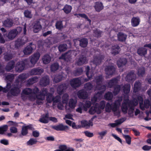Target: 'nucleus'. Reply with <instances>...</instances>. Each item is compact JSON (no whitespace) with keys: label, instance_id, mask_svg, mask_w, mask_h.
Listing matches in <instances>:
<instances>
[{"label":"nucleus","instance_id":"obj_1","mask_svg":"<svg viewBox=\"0 0 151 151\" xmlns=\"http://www.w3.org/2000/svg\"><path fill=\"white\" fill-rule=\"evenodd\" d=\"M138 105L137 100L136 99L129 100L128 96L127 99H124L123 102L122 104L121 109L122 112L124 114L127 113L128 107V114L129 116L133 115L134 107Z\"/></svg>","mask_w":151,"mask_h":151},{"label":"nucleus","instance_id":"obj_2","mask_svg":"<svg viewBox=\"0 0 151 151\" xmlns=\"http://www.w3.org/2000/svg\"><path fill=\"white\" fill-rule=\"evenodd\" d=\"M22 86V82H20L18 80H16L12 85L10 90L11 94L14 96H17L21 92L20 88Z\"/></svg>","mask_w":151,"mask_h":151},{"label":"nucleus","instance_id":"obj_3","mask_svg":"<svg viewBox=\"0 0 151 151\" xmlns=\"http://www.w3.org/2000/svg\"><path fill=\"white\" fill-rule=\"evenodd\" d=\"M69 125L71 126L74 129H81L84 128L86 129H89L91 128L93 125V123H81V125H76V123H66Z\"/></svg>","mask_w":151,"mask_h":151},{"label":"nucleus","instance_id":"obj_4","mask_svg":"<svg viewBox=\"0 0 151 151\" xmlns=\"http://www.w3.org/2000/svg\"><path fill=\"white\" fill-rule=\"evenodd\" d=\"M28 60L25 59L23 60L19 61L17 63L15 68L19 72H21L24 69L25 66L27 64Z\"/></svg>","mask_w":151,"mask_h":151},{"label":"nucleus","instance_id":"obj_5","mask_svg":"<svg viewBox=\"0 0 151 151\" xmlns=\"http://www.w3.org/2000/svg\"><path fill=\"white\" fill-rule=\"evenodd\" d=\"M18 32L17 29H13L10 30L6 34H4V37H6L9 40H12L17 36Z\"/></svg>","mask_w":151,"mask_h":151},{"label":"nucleus","instance_id":"obj_6","mask_svg":"<svg viewBox=\"0 0 151 151\" xmlns=\"http://www.w3.org/2000/svg\"><path fill=\"white\" fill-rule=\"evenodd\" d=\"M27 41V39L25 37H19L15 41V47L19 48L20 47L24 45Z\"/></svg>","mask_w":151,"mask_h":151},{"label":"nucleus","instance_id":"obj_7","mask_svg":"<svg viewBox=\"0 0 151 151\" xmlns=\"http://www.w3.org/2000/svg\"><path fill=\"white\" fill-rule=\"evenodd\" d=\"M70 83L71 87L74 89L80 86L81 84V81L78 78H76L70 80Z\"/></svg>","mask_w":151,"mask_h":151},{"label":"nucleus","instance_id":"obj_8","mask_svg":"<svg viewBox=\"0 0 151 151\" xmlns=\"http://www.w3.org/2000/svg\"><path fill=\"white\" fill-rule=\"evenodd\" d=\"M116 70V68L113 65H107L104 68L106 74L108 76H112L114 74Z\"/></svg>","mask_w":151,"mask_h":151},{"label":"nucleus","instance_id":"obj_9","mask_svg":"<svg viewBox=\"0 0 151 151\" xmlns=\"http://www.w3.org/2000/svg\"><path fill=\"white\" fill-rule=\"evenodd\" d=\"M58 125H52L51 128L57 131H65L69 129V127L67 125H64L62 123H59Z\"/></svg>","mask_w":151,"mask_h":151},{"label":"nucleus","instance_id":"obj_10","mask_svg":"<svg viewBox=\"0 0 151 151\" xmlns=\"http://www.w3.org/2000/svg\"><path fill=\"white\" fill-rule=\"evenodd\" d=\"M85 68L86 75L88 78H85L84 79V81L85 82H87L91 79L93 76L94 75V72L92 70H90V67L88 66H85Z\"/></svg>","mask_w":151,"mask_h":151},{"label":"nucleus","instance_id":"obj_11","mask_svg":"<svg viewBox=\"0 0 151 151\" xmlns=\"http://www.w3.org/2000/svg\"><path fill=\"white\" fill-rule=\"evenodd\" d=\"M40 57L39 52H36L31 55L30 57V62L32 65L34 66L38 61Z\"/></svg>","mask_w":151,"mask_h":151},{"label":"nucleus","instance_id":"obj_12","mask_svg":"<svg viewBox=\"0 0 151 151\" xmlns=\"http://www.w3.org/2000/svg\"><path fill=\"white\" fill-rule=\"evenodd\" d=\"M87 61L86 55L82 53L79 56L76 64L80 66L86 63Z\"/></svg>","mask_w":151,"mask_h":151},{"label":"nucleus","instance_id":"obj_13","mask_svg":"<svg viewBox=\"0 0 151 151\" xmlns=\"http://www.w3.org/2000/svg\"><path fill=\"white\" fill-rule=\"evenodd\" d=\"M77 96L80 99H86L88 97V93L84 89L79 90L77 93Z\"/></svg>","mask_w":151,"mask_h":151},{"label":"nucleus","instance_id":"obj_14","mask_svg":"<svg viewBox=\"0 0 151 151\" xmlns=\"http://www.w3.org/2000/svg\"><path fill=\"white\" fill-rule=\"evenodd\" d=\"M104 58V56L103 55H99V56H94L93 62L94 64L96 66L100 65Z\"/></svg>","mask_w":151,"mask_h":151},{"label":"nucleus","instance_id":"obj_15","mask_svg":"<svg viewBox=\"0 0 151 151\" xmlns=\"http://www.w3.org/2000/svg\"><path fill=\"white\" fill-rule=\"evenodd\" d=\"M50 83V79L47 76L43 77L40 80V85L43 87H45L48 85Z\"/></svg>","mask_w":151,"mask_h":151},{"label":"nucleus","instance_id":"obj_16","mask_svg":"<svg viewBox=\"0 0 151 151\" xmlns=\"http://www.w3.org/2000/svg\"><path fill=\"white\" fill-rule=\"evenodd\" d=\"M42 26L39 20H37L34 23L33 26V32L34 33H37L39 32L42 29Z\"/></svg>","mask_w":151,"mask_h":151},{"label":"nucleus","instance_id":"obj_17","mask_svg":"<svg viewBox=\"0 0 151 151\" xmlns=\"http://www.w3.org/2000/svg\"><path fill=\"white\" fill-rule=\"evenodd\" d=\"M98 104L96 103L94 106L91 107L89 110L90 114H93L96 113L98 114L100 113L101 111L100 109L98 106Z\"/></svg>","mask_w":151,"mask_h":151},{"label":"nucleus","instance_id":"obj_18","mask_svg":"<svg viewBox=\"0 0 151 151\" xmlns=\"http://www.w3.org/2000/svg\"><path fill=\"white\" fill-rule=\"evenodd\" d=\"M136 76L133 71H131L129 72L126 76L125 79L127 81L130 82L132 80H135L136 79Z\"/></svg>","mask_w":151,"mask_h":151},{"label":"nucleus","instance_id":"obj_19","mask_svg":"<svg viewBox=\"0 0 151 151\" xmlns=\"http://www.w3.org/2000/svg\"><path fill=\"white\" fill-rule=\"evenodd\" d=\"M43 72L42 69L40 67L35 68L32 69L29 72L30 74L31 75H40Z\"/></svg>","mask_w":151,"mask_h":151},{"label":"nucleus","instance_id":"obj_20","mask_svg":"<svg viewBox=\"0 0 151 151\" xmlns=\"http://www.w3.org/2000/svg\"><path fill=\"white\" fill-rule=\"evenodd\" d=\"M68 86L66 83H61L60 84L57 88V92L59 95L62 94L67 88Z\"/></svg>","mask_w":151,"mask_h":151},{"label":"nucleus","instance_id":"obj_21","mask_svg":"<svg viewBox=\"0 0 151 151\" xmlns=\"http://www.w3.org/2000/svg\"><path fill=\"white\" fill-rule=\"evenodd\" d=\"M127 62V60L126 58H121L117 61V65L119 68L122 67L126 65Z\"/></svg>","mask_w":151,"mask_h":151},{"label":"nucleus","instance_id":"obj_22","mask_svg":"<svg viewBox=\"0 0 151 151\" xmlns=\"http://www.w3.org/2000/svg\"><path fill=\"white\" fill-rule=\"evenodd\" d=\"M64 73L62 72L56 75L53 79V81L58 83L61 81L64 78Z\"/></svg>","mask_w":151,"mask_h":151},{"label":"nucleus","instance_id":"obj_23","mask_svg":"<svg viewBox=\"0 0 151 151\" xmlns=\"http://www.w3.org/2000/svg\"><path fill=\"white\" fill-rule=\"evenodd\" d=\"M13 23L14 21L12 19L7 18L4 21L3 26L5 27L10 28L13 25Z\"/></svg>","mask_w":151,"mask_h":151},{"label":"nucleus","instance_id":"obj_24","mask_svg":"<svg viewBox=\"0 0 151 151\" xmlns=\"http://www.w3.org/2000/svg\"><path fill=\"white\" fill-rule=\"evenodd\" d=\"M140 22L139 18L138 17H133L131 20V25L133 27L138 26Z\"/></svg>","mask_w":151,"mask_h":151},{"label":"nucleus","instance_id":"obj_25","mask_svg":"<svg viewBox=\"0 0 151 151\" xmlns=\"http://www.w3.org/2000/svg\"><path fill=\"white\" fill-rule=\"evenodd\" d=\"M96 88L100 91L97 93L99 94V96H101L102 94L104 93V92L106 90V86L105 85H102L100 84H97V85H96Z\"/></svg>","mask_w":151,"mask_h":151},{"label":"nucleus","instance_id":"obj_26","mask_svg":"<svg viewBox=\"0 0 151 151\" xmlns=\"http://www.w3.org/2000/svg\"><path fill=\"white\" fill-rule=\"evenodd\" d=\"M120 48L118 45H114L111 47V52L112 54L115 55L119 53Z\"/></svg>","mask_w":151,"mask_h":151},{"label":"nucleus","instance_id":"obj_27","mask_svg":"<svg viewBox=\"0 0 151 151\" xmlns=\"http://www.w3.org/2000/svg\"><path fill=\"white\" fill-rule=\"evenodd\" d=\"M117 39L119 41L121 42L126 41L127 37V35L121 32H119L117 34Z\"/></svg>","mask_w":151,"mask_h":151},{"label":"nucleus","instance_id":"obj_28","mask_svg":"<svg viewBox=\"0 0 151 151\" xmlns=\"http://www.w3.org/2000/svg\"><path fill=\"white\" fill-rule=\"evenodd\" d=\"M147 52V50L145 47H139L137 50V53L141 56H145Z\"/></svg>","mask_w":151,"mask_h":151},{"label":"nucleus","instance_id":"obj_29","mask_svg":"<svg viewBox=\"0 0 151 151\" xmlns=\"http://www.w3.org/2000/svg\"><path fill=\"white\" fill-rule=\"evenodd\" d=\"M94 7L96 11L98 12H100L104 8L102 3L100 1L95 2Z\"/></svg>","mask_w":151,"mask_h":151},{"label":"nucleus","instance_id":"obj_30","mask_svg":"<svg viewBox=\"0 0 151 151\" xmlns=\"http://www.w3.org/2000/svg\"><path fill=\"white\" fill-rule=\"evenodd\" d=\"M15 63L14 61L13 60L10 61L7 63L6 66V70L7 71H10L13 69L14 67Z\"/></svg>","mask_w":151,"mask_h":151},{"label":"nucleus","instance_id":"obj_31","mask_svg":"<svg viewBox=\"0 0 151 151\" xmlns=\"http://www.w3.org/2000/svg\"><path fill=\"white\" fill-rule=\"evenodd\" d=\"M118 82L117 78H114L110 80L108 83V84L110 88H112L113 86L117 85Z\"/></svg>","mask_w":151,"mask_h":151},{"label":"nucleus","instance_id":"obj_32","mask_svg":"<svg viewBox=\"0 0 151 151\" xmlns=\"http://www.w3.org/2000/svg\"><path fill=\"white\" fill-rule=\"evenodd\" d=\"M33 50V48L31 46L28 45L24 48L23 52L25 55H28L32 52Z\"/></svg>","mask_w":151,"mask_h":151},{"label":"nucleus","instance_id":"obj_33","mask_svg":"<svg viewBox=\"0 0 151 151\" xmlns=\"http://www.w3.org/2000/svg\"><path fill=\"white\" fill-rule=\"evenodd\" d=\"M141 83L139 81H136L134 85L133 92L135 93L138 92L141 90Z\"/></svg>","mask_w":151,"mask_h":151},{"label":"nucleus","instance_id":"obj_34","mask_svg":"<svg viewBox=\"0 0 151 151\" xmlns=\"http://www.w3.org/2000/svg\"><path fill=\"white\" fill-rule=\"evenodd\" d=\"M79 45L82 47L85 48L88 45V41L86 38H82L79 40Z\"/></svg>","mask_w":151,"mask_h":151},{"label":"nucleus","instance_id":"obj_35","mask_svg":"<svg viewBox=\"0 0 151 151\" xmlns=\"http://www.w3.org/2000/svg\"><path fill=\"white\" fill-rule=\"evenodd\" d=\"M131 86L129 84H125L122 87L124 93L128 95L130 92Z\"/></svg>","mask_w":151,"mask_h":151},{"label":"nucleus","instance_id":"obj_36","mask_svg":"<svg viewBox=\"0 0 151 151\" xmlns=\"http://www.w3.org/2000/svg\"><path fill=\"white\" fill-rule=\"evenodd\" d=\"M49 116V114L48 113L44 114L42 115L41 118L39 120L42 123H48Z\"/></svg>","mask_w":151,"mask_h":151},{"label":"nucleus","instance_id":"obj_37","mask_svg":"<svg viewBox=\"0 0 151 151\" xmlns=\"http://www.w3.org/2000/svg\"><path fill=\"white\" fill-rule=\"evenodd\" d=\"M59 67V65L58 63H55L52 64L50 66V70L51 72H55L58 70Z\"/></svg>","mask_w":151,"mask_h":151},{"label":"nucleus","instance_id":"obj_38","mask_svg":"<svg viewBox=\"0 0 151 151\" xmlns=\"http://www.w3.org/2000/svg\"><path fill=\"white\" fill-rule=\"evenodd\" d=\"M51 60L50 56L48 55H44L42 58L43 63L45 64H47L49 63Z\"/></svg>","mask_w":151,"mask_h":151},{"label":"nucleus","instance_id":"obj_39","mask_svg":"<svg viewBox=\"0 0 151 151\" xmlns=\"http://www.w3.org/2000/svg\"><path fill=\"white\" fill-rule=\"evenodd\" d=\"M13 57V55L11 53L6 52L4 53V59L6 61L11 60Z\"/></svg>","mask_w":151,"mask_h":151},{"label":"nucleus","instance_id":"obj_40","mask_svg":"<svg viewBox=\"0 0 151 151\" xmlns=\"http://www.w3.org/2000/svg\"><path fill=\"white\" fill-rule=\"evenodd\" d=\"M67 53L62 54L59 58V59H62L64 61L68 62L70 61V57L67 55Z\"/></svg>","mask_w":151,"mask_h":151},{"label":"nucleus","instance_id":"obj_41","mask_svg":"<svg viewBox=\"0 0 151 151\" xmlns=\"http://www.w3.org/2000/svg\"><path fill=\"white\" fill-rule=\"evenodd\" d=\"M27 78V76L26 74L22 73L20 74L18 77L17 79L16 80H18L19 82H21L22 85H23V82Z\"/></svg>","mask_w":151,"mask_h":151},{"label":"nucleus","instance_id":"obj_42","mask_svg":"<svg viewBox=\"0 0 151 151\" xmlns=\"http://www.w3.org/2000/svg\"><path fill=\"white\" fill-rule=\"evenodd\" d=\"M38 77L35 76L30 78H29L27 81L28 85H31L36 83L38 81Z\"/></svg>","mask_w":151,"mask_h":151},{"label":"nucleus","instance_id":"obj_43","mask_svg":"<svg viewBox=\"0 0 151 151\" xmlns=\"http://www.w3.org/2000/svg\"><path fill=\"white\" fill-rule=\"evenodd\" d=\"M72 9L71 6L67 4L65 5L62 10L66 14H68L70 12Z\"/></svg>","mask_w":151,"mask_h":151},{"label":"nucleus","instance_id":"obj_44","mask_svg":"<svg viewBox=\"0 0 151 151\" xmlns=\"http://www.w3.org/2000/svg\"><path fill=\"white\" fill-rule=\"evenodd\" d=\"M83 72L82 68H77L73 71V73L76 76H77L81 75Z\"/></svg>","mask_w":151,"mask_h":151},{"label":"nucleus","instance_id":"obj_45","mask_svg":"<svg viewBox=\"0 0 151 151\" xmlns=\"http://www.w3.org/2000/svg\"><path fill=\"white\" fill-rule=\"evenodd\" d=\"M77 101L71 98L70 99L69 102V106L72 109H74L76 106Z\"/></svg>","mask_w":151,"mask_h":151},{"label":"nucleus","instance_id":"obj_46","mask_svg":"<svg viewBox=\"0 0 151 151\" xmlns=\"http://www.w3.org/2000/svg\"><path fill=\"white\" fill-rule=\"evenodd\" d=\"M67 45L66 44L60 45L58 47L59 51L61 52L65 51L67 49Z\"/></svg>","mask_w":151,"mask_h":151},{"label":"nucleus","instance_id":"obj_47","mask_svg":"<svg viewBox=\"0 0 151 151\" xmlns=\"http://www.w3.org/2000/svg\"><path fill=\"white\" fill-rule=\"evenodd\" d=\"M8 129V126L7 125H4L0 127V134L3 135L5 134Z\"/></svg>","mask_w":151,"mask_h":151},{"label":"nucleus","instance_id":"obj_48","mask_svg":"<svg viewBox=\"0 0 151 151\" xmlns=\"http://www.w3.org/2000/svg\"><path fill=\"white\" fill-rule=\"evenodd\" d=\"M121 88V86L117 84L114 86L113 93L115 96L117 95L119 93Z\"/></svg>","mask_w":151,"mask_h":151},{"label":"nucleus","instance_id":"obj_49","mask_svg":"<svg viewBox=\"0 0 151 151\" xmlns=\"http://www.w3.org/2000/svg\"><path fill=\"white\" fill-rule=\"evenodd\" d=\"M82 105L83 109L86 111L87 110L88 108H89L91 107V103L90 101H86L84 104H83V103H82Z\"/></svg>","mask_w":151,"mask_h":151},{"label":"nucleus","instance_id":"obj_50","mask_svg":"<svg viewBox=\"0 0 151 151\" xmlns=\"http://www.w3.org/2000/svg\"><path fill=\"white\" fill-rule=\"evenodd\" d=\"M104 97L106 100H111L113 98V95L111 92L108 91L105 94Z\"/></svg>","mask_w":151,"mask_h":151},{"label":"nucleus","instance_id":"obj_51","mask_svg":"<svg viewBox=\"0 0 151 151\" xmlns=\"http://www.w3.org/2000/svg\"><path fill=\"white\" fill-rule=\"evenodd\" d=\"M123 136L125 139L126 143L129 145L131 144L132 138L129 135H125L123 134Z\"/></svg>","mask_w":151,"mask_h":151},{"label":"nucleus","instance_id":"obj_52","mask_svg":"<svg viewBox=\"0 0 151 151\" xmlns=\"http://www.w3.org/2000/svg\"><path fill=\"white\" fill-rule=\"evenodd\" d=\"M93 88V86L92 83L90 82H88L85 84L84 88L87 91H91Z\"/></svg>","mask_w":151,"mask_h":151},{"label":"nucleus","instance_id":"obj_53","mask_svg":"<svg viewBox=\"0 0 151 151\" xmlns=\"http://www.w3.org/2000/svg\"><path fill=\"white\" fill-rule=\"evenodd\" d=\"M55 26L56 29L59 30H61L63 28L62 21H57L55 25Z\"/></svg>","mask_w":151,"mask_h":151},{"label":"nucleus","instance_id":"obj_54","mask_svg":"<svg viewBox=\"0 0 151 151\" xmlns=\"http://www.w3.org/2000/svg\"><path fill=\"white\" fill-rule=\"evenodd\" d=\"M37 142V141L36 139L31 138L27 142V144L28 145H32L35 144Z\"/></svg>","mask_w":151,"mask_h":151},{"label":"nucleus","instance_id":"obj_55","mask_svg":"<svg viewBox=\"0 0 151 151\" xmlns=\"http://www.w3.org/2000/svg\"><path fill=\"white\" fill-rule=\"evenodd\" d=\"M145 70L144 67L139 68L138 70V75L139 76L142 77L145 74Z\"/></svg>","mask_w":151,"mask_h":151},{"label":"nucleus","instance_id":"obj_56","mask_svg":"<svg viewBox=\"0 0 151 151\" xmlns=\"http://www.w3.org/2000/svg\"><path fill=\"white\" fill-rule=\"evenodd\" d=\"M101 96H100L99 94L97 93L95 94L93 97L91 99V101L92 103H94L96 102L98 99H99Z\"/></svg>","mask_w":151,"mask_h":151},{"label":"nucleus","instance_id":"obj_57","mask_svg":"<svg viewBox=\"0 0 151 151\" xmlns=\"http://www.w3.org/2000/svg\"><path fill=\"white\" fill-rule=\"evenodd\" d=\"M24 14V16L26 18L31 19L32 17V15L31 12L28 10H25Z\"/></svg>","mask_w":151,"mask_h":151},{"label":"nucleus","instance_id":"obj_58","mask_svg":"<svg viewBox=\"0 0 151 151\" xmlns=\"http://www.w3.org/2000/svg\"><path fill=\"white\" fill-rule=\"evenodd\" d=\"M103 76L101 75L97 76L95 78L96 85H97V84H100V83H102L103 81Z\"/></svg>","mask_w":151,"mask_h":151},{"label":"nucleus","instance_id":"obj_59","mask_svg":"<svg viewBox=\"0 0 151 151\" xmlns=\"http://www.w3.org/2000/svg\"><path fill=\"white\" fill-rule=\"evenodd\" d=\"M24 94L29 95L32 93V89L29 88H26L22 91Z\"/></svg>","mask_w":151,"mask_h":151},{"label":"nucleus","instance_id":"obj_60","mask_svg":"<svg viewBox=\"0 0 151 151\" xmlns=\"http://www.w3.org/2000/svg\"><path fill=\"white\" fill-rule=\"evenodd\" d=\"M53 97L52 94L50 93H49L47 96L46 99L47 102L49 103L52 102L53 101Z\"/></svg>","mask_w":151,"mask_h":151},{"label":"nucleus","instance_id":"obj_61","mask_svg":"<svg viewBox=\"0 0 151 151\" xmlns=\"http://www.w3.org/2000/svg\"><path fill=\"white\" fill-rule=\"evenodd\" d=\"M28 133V130L26 127L23 126L22 129L21 134L23 136L26 135Z\"/></svg>","mask_w":151,"mask_h":151},{"label":"nucleus","instance_id":"obj_62","mask_svg":"<svg viewBox=\"0 0 151 151\" xmlns=\"http://www.w3.org/2000/svg\"><path fill=\"white\" fill-rule=\"evenodd\" d=\"M11 87H12V86L11 85V83H8L6 86V87L3 88V92L5 93L7 92L10 89H11Z\"/></svg>","mask_w":151,"mask_h":151},{"label":"nucleus","instance_id":"obj_63","mask_svg":"<svg viewBox=\"0 0 151 151\" xmlns=\"http://www.w3.org/2000/svg\"><path fill=\"white\" fill-rule=\"evenodd\" d=\"M63 102L64 104H67L68 101V96L67 94H64L62 97Z\"/></svg>","mask_w":151,"mask_h":151},{"label":"nucleus","instance_id":"obj_64","mask_svg":"<svg viewBox=\"0 0 151 151\" xmlns=\"http://www.w3.org/2000/svg\"><path fill=\"white\" fill-rule=\"evenodd\" d=\"M112 104H110L109 103H107L105 106V110L106 112H110L112 109Z\"/></svg>","mask_w":151,"mask_h":151}]
</instances>
